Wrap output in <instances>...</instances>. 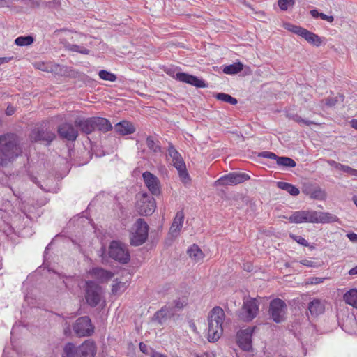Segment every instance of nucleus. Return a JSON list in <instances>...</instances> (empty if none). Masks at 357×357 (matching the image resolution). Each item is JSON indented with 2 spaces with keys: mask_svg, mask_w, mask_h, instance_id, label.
<instances>
[{
  "mask_svg": "<svg viewBox=\"0 0 357 357\" xmlns=\"http://www.w3.org/2000/svg\"><path fill=\"white\" fill-rule=\"evenodd\" d=\"M22 151L18 137L13 133L0 135V165H6L17 158Z\"/></svg>",
  "mask_w": 357,
  "mask_h": 357,
  "instance_id": "nucleus-1",
  "label": "nucleus"
},
{
  "mask_svg": "<svg viewBox=\"0 0 357 357\" xmlns=\"http://www.w3.org/2000/svg\"><path fill=\"white\" fill-rule=\"evenodd\" d=\"M225 319V312L220 307L216 306L211 310L208 318V340L209 342H215L222 336Z\"/></svg>",
  "mask_w": 357,
  "mask_h": 357,
  "instance_id": "nucleus-2",
  "label": "nucleus"
},
{
  "mask_svg": "<svg viewBox=\"0 0 357 357\" xmlns=\"http://www.w3.org/2000/svg\"><path fill=\"white\" fill-rule=\"evenodd\" d=\"M168 155L172 159V165L177 169L179 177L185 184L190 181V176L187 172L185 164L175 147L169 143L168 147Z\"/></svg>",
  "mask_w": 357,
  "mask_h": 357,
  "instance_id": "nucleus-3",
  "label": "nucleus"
},
{
  "mask_svg": "<svg viewBox=\"0 0 357 357\" xmlns=\"http://www.w3.org/2000/svg\"><path fill=\"white\" fill-rule=\"evenodd\" d=\"M130 234V244L138 246L143 244L148 237L149 226L142 218L137 219Z\"/></svg>",
  "mask_w": 357,
  "mask_h": 357,
  "instance_id": "nucleus-4",
  "label": "nucleus"
},
{
  "mask_svg": "<svg viewBox=\"0 0 357 357\" xmlns=\"http://www.w3.org/2000/svg\"><path fill=\"white\" fill-rule=\"evenodd\" d=\"M258 312V301L253 298H245L243 306L238 312V318L244 321H250L257 315Z\"/></svg>",
  "mask_w": 357,
  "mask_h": 357,
  "instance_id": "nucleus-5",
  "label": "nucleus"
},
{
  "mask_svg": "<svg viewBox=\"0 0 357 357\" xmlns=\"http://www.w3.org/2000/svg\"><path fill=\"white\" fill-rule=\"evenodd\" d=\"M85 299L91 307H96L102 299V287L93 281H86L84 287Z\"/></svg>",
  "mask_w": 357,
  "mask_h": 357,
  "instance_id": "nucleus-6",
  "label": "nucleus"
},
{
  "mask_svg": "<svg viewBox=\"0 0 357 357\" xmlns=\"http://www.w3.org/2000/svg\"><path fill=\"white\" fill-rule=\"evenodd\" d=\"M109 255L113 259L126 264L130 260V254L125 245L113 241L109 247Z\"/></svg>",
  "mask_w": 357,
  "mask_h": 357,
  "instance_id": "nucleus-7",
  "label": "nucleus"
},
{
  "mask_svg": "<svg viewBox=\"0 0 357 357\" xmlns=\"http://www.w3.org/2000/svg\"><path fill=\"white\" fill-rule=\"evenodd\" d=\"M249 179L250 176L248 174L243 172H234L220 177L214 183V185H235Z\"/></svg>",
  "mask_w": 357,
  "mask_h": 357,
  "instance_id": "nucleus-8",
  "label": "nucleus"
},
{
  "mask_svg": "<svg viewBox=\"0 0 357 357\" xmlns=\"http://www.w3.org/2000/svg\"><path fill=\"white\" fill-rule=\"evenodd\" d=\"M337 216L325 212L315 211H305V222L310 223H328L337 222Z\"/></svg>",
  "mask_w": 357,
  "mask_h": 357,
  "instance_id": "nucleus-9",
  "label": "nucleus"
},
{
  "mask_svg": "<svg viewBox=\"0 0 357 357\" xmlns=\"http://www.w3.org/2000/svg\"><path fill=\"white\" fill-rule=\"evenodd\" d=\"M287 310L285 302L280 298H275L270 303L269 314L276 323L282 322Z\"/></svg>",
  "mask_w": 357,
  "mask_h": 357,
  "instance_id": "nucleus-10",
  "label": "nucleus"
},
{
  "mask_svg": "<svg viewBox=\"0 0 357 357\" xmlns=\"http://www.w3.org/2000/svg\"><path fill=\"white\" fill-rule=\"evenodd\" d=\"M255 328L256 327H248L237 332L236 342L243 351L252 350V335Z\"/></svg>",
  "mask_w": 357,
  "mask_h": 357,
  "instance_id": "nucleus-11",
  "label": "nucleus"
},
{
  "mask_svg": "<svg viewBox=\"0 0 357 357\" xmlns=\"http://www.w3.org/2000/svg\"><path fill=\"white\" fill-rule=\"evenodd\" d=\"M155 207L154 198L146 193H143L137 202L138 212L142 215H149L152 214Z\"/></svg>",
  "mask_w": 357,
  "mask_h": 357,
  "instance_id": "nucleus-12",
  "label": "nucleus"
},
{
  "mask_svg": "<svg viewBox=\"0 0 357 357\" xmlns=\"http://www.w3.org/2000/svg\"><path fill=\"white\" fill-rule=\"evenodd\" d=\"M73 331L78 337L90 336L93 333V327L88 317L78 318L74 326Z\"/></svg>",
  "mask_w": 357,
  "mask_h": 357,
  "instance_id": "nucleus-13",
  "label": "nucleus"
},
{
  "mask_svg": "<svg viewBox=\"0 0 357 357\" xmlns=\"http://www.w3.org/2000/svg\"><path fill=\"white\" fill-rule=\"evenodd\" d=\"M56 137L55 134L47 130L45 125L41 124L40 126L35 128L30 134L31 142L45 141L50 144Z\"/></svg>",
  "mask_w": 357,
  "mask_h": 357,
  "instance_id": "nucleus-14",
  "label": "nucleus"
},
{
  "mask_svg": "<svg viewBox=\"0 0 357 357\" xmlns=\"http://www.w3.org/2000/svg\"><path fill=\"white\" fill-rule=\"evenodd\" d=\"M142 177L146 186L152 195H157L160 193V182L156 176L146 171L142 174Z\"/></svg>",
  "mask_w": 357,
  "mask_h": 357,
  "instance_id": "nucleus-15",
  "label": "nucleus"
},
{
  "mask_svg": "<svg viewBox=\"0 0 357 357\" xmlns=\"http://www.w3.org/2000/svg\"><path fill=\"white\" fill-rule=\"evenodd\" d=\"M59 136L68 141H75L78 136L77 130L70 123H64L58 128Z\"/></svg>",
  "mask_w": 357,
  "mask_h": 357,
  "instance_id": "nucleus-16",
  "label": "nucleus"
},
{
  "mask_svg": "<svg viewBox=\"0 0 357 357\" xmlns=\"http://www.w3.org/2000/svg\"><path fill=\"white\" fill-rule=\"evenodd\" d=\"M176 77L178 80L181 82L190 84L198 88L206 87V84H205L204 80L187 73H178L176 75Z\"/></svg>",
  "mask_w": 357,
  "mask_h": 357,
  "instance_id": "nucleus-17",
  "label": "nucleus"
},
{
  "mask_svg": "<svg viewBox=\"0 0 357 357\" xmlns=\"http://www.w3.org/2000/svg\"><path fill=\"white\" fill-rule=\"evenodd\" d=\"M79 357H94L96 353V344L93 342L86 340L78 347Z\"/></svg>",
  "mask_w": 357,
  "mask_h": 357,
  "instance_id": "nucleus-18",
  "label": "nucleus"
},
{
  "mask_svg": "<svg viewBox=\"0 0 357 357\" xmlns=\"http://www.w3.org/2000/svg\"><path fill=\"white\" fill-rule=\"evenodd\" d=\"M184 220V213L183 211L177 212L173 222L169 229V234L173 237H176L179 234L183 227Z\"/></svg>",
  "mask_w": 357,
  "mask_h": 357,
  "instance_id": "nucleus-19",
  "label": "nucleus"
},
{
  "mask_svg": "<svg viewBox=\"0 0 357 357\" xmlns=\"http://www.w3.org/2000/svg\"><path fill=\"white\" fill-rule=\"evenodd\" d=\"M75 123L76 126L79 127L86 134L91 133L96 130L94 117L76 119Z\"/></svg>",
  "mask_w": 357,
  "mask_h": 357,
  "instance_id": "nucleus-20",
  "label": "nucleus"
},
{
  "mask_svg": "<svg viewBox=\"0 0 357 357\" xmlns=\"http://www.w3.org/2000/svg\"><path fill=\"white\" fill-rule=\"evenodd\" d=\"M115 132L121 135H127L132 134L135 132V127L134 125L127 121H122L114 126Z\"/></svg>",
  "mask_w": 357,
  "mask_h": 357,
  "instance_id": "nucleus-21",
  "label": "nucleus"
},
{
  "mask_svg": "<svg viewBox=\"0 0 357 357\" xmlns=\"http://www.w3.org/2000/svg\"><path fill=\"white\" fill-rule=\"evenodd\" d=\"M90 274L100 282H107L114 276L112 272L105 270L102 268H93L91 271Z\"/></svg>",
  "mask_w": 357,
  "mask_h": 357,
  "instance_id": "nucleus-22",
  "label": "nucleus"
},
{
  "mask_svg": "<svg viewBox=\"0 0 357 357\" xmlns=\"http://www.w3.org/2000/svg\"><path fill=\"white\" fill-rule=\"evenodd\" d=\"M174 315L173 307L165 306L158 310L154 315V319L160 324H162L167 319Z\"/></svg>",
  "mask_w": 357,
  "mask_h": 357,
  "instance_id": "nucleus-23",
  "label": "nucleus"
},
{
  "mask_svg": "<svg viewBox=\"0 0 357 357\" xmlns=\"http://www.w3.org/2000/svg\"><path fill=\"white\" fill-rule=\"evenodd\" d=\"M308 310L312 316L316 317L324 311V306L319 299H313L308 304Z\"/></svg>",
  "mask_w": 357,
  "mask_h": 357,
  "instance_id": "nucleus-24",
  "label": "nucleus"
},
{
  "mask_svg": "<svg viewBox=\"0 0 357 357\" xmlns=\"http://www.w3.org/2000/svg\"><path fill=\"white\" fill-rule=\"evenodd\" d=\"M342 101L343 96L340 95L336 96H330L325 100H322L319 103V107L322 109H325L326 108H331L334 107L338 102Z\"/></svg>",
  "mask_w": 357,
  "mask_h": 357,
  "instance_id": "nucleus-25",
  "label": "nucleus"
},
{
  "mask_svg": "<svg viewBox=\"0 0 357 357\" xmlns=\"http://www.w3.org/2000/svg\"><path fill=\"white\" fill-rule=\"evenodd\" d=\"M187 253L192 261L198 262L202 260L204 255L202 250L196 244L191 245L187 250Z\"/></svg>",
  "mask_w": 357,
  "mask_h": 357,
  "instance_id": "nucleus-26",
  "label": "nucleus"
},
{
  "mask_svg": "<svg viewBox=\"0 0 357 357\" xmlns=\"http://www.w3.org/2000/svg\"><path fill=\"white\" fill-rule=\"evenodd\" d=\"M94 122L96 129L102 132H107L112 128L111 123L107 119L102 117H94Z\"/></svg>",
  "mask_w": 357,
  "mask_h": 357,
  "instance_id": "nucleus-27",
  "label": "nucleus"
},
{
  "mask_svg": "<svg viewBox=\"0 0 357 357\" xmlns=\"http://www.w3.org/2000/svg\"><path fill=\"white\" fill-rule=\"evenodd\" d=\"M302 37L305 38L309 43L317 47L320 46L322 43L321 38L318 35L310 32L307 29L305 30Z\"/></svg>",
  "mask_w": 357,
  "mask_h": 357,
  "instance_id": "nucleus-28",
  "label": "nucleus"
},
{
  "mask_svg": "<svg viewBox=\"0 0 357 357\" xmlns=\"http://www.w3.org/2000/svg\"><path fill=\"white\" fill-rule=\"evenodd\" d=\"M344 300L346 303L357 308V289H351L344 295Z\"/></svg>",
  "mask_w": 357,
  "mask_h": 357,
  "instance_id": "nucleus-29",
  "label": "nucleus"
},
{
  "mask_svg": "<svg viewBox=\"0 0 357 357\" xmlns=\"http://www.w3.org/2000/svg\"><path fill=\"white\" fill-rule=\"evenodd\" d=\"M64 47L65 48L70 52H78L82 54H89L90 50L83 45V43L81 45L76 44H70L69 43H65Z\"/></svg>",
  "mask_w": 357,
  "mask_h": 357,
  "instance_id": "nucleus-30",
  "label": "nucleus"
},
{
  "mask_svg": "<svg viewBox=\"0 0 357 357\" xmlns=\"http://www.w3.org/2000/svg\"><path fill=\"white\" fill-rule=\"evenodd\" d=\"M277 186L279 188L288 192L292 196H297L300 193L298 188L289 183L279 181L277 183Z\"/></svg>",
  "mask_w": 357,
  "mask_h": 357,
  "instance_id": "nucleus-31",
  "label": "nucleus"
},
{
  "mask_svg": "<svg viewBox=\"0 0 357 357\" xmlns=\"http://www.w3.org/2000/svg\"><path fill=\"white\" fill-rule=\"evenodd\" d=\"M63 357H79L78 347L73 343H68L63 349Z\"/></svg>",
  "mask_w": 357,
  "mask_h": 357,
  "instance_id": "nucleus-32",
  "label": "nucleus"
},
{
  "mask_svg": "<svg viewBox=\"0 0 357 357\" xmlns=\"http://www.w3.org/2000/svg\"><path fill=\"white\" fill-rule=\"evenodd\" d=\"M128 284L127 281L123 282L116 279L113 281L112 292L113 294H120L124 292L128 287Z\"/></svg>",
  "mask_w": 357,
  "mask_h": 357,
  "instance_id": "nucleus-33",
  "label": "nucleus"
},
{
  "mask_svg": "<svg viewBox=\"0 0 357 357\" xmlns=\"http://www.w3.org/2000/svg\"><path fill=\"white\" fill-rule=\"evenodd\" d=\"M303 192L308 195L312 199H322L325 197V192L319 187L313 189H305Z\"/></svg>",
  "mask_w": 357,
  "mask_h": 357,
  "instance_id": "nucleus-34",
  "label": "nucleus"
},
{
  "mask_svg": "<svg viewBox=\"0 0 357 357\" xmlns=\"http://www.w3.org/2000/svg\"><path fill=\"white\" fill-rule=\"evenodd\" d=\"M243 69V65L241 62H237L225 66L223 68V73L227 75H234L241 72Z\"/></svg>",
  "mask_w": 357,
  "mask_h": 357,
  "instance_id": "nucleus-35",
  "label": "nucleus"
},
{
  "mask_svg": "<svg viewBox=\"0 0 357 357\" xmlns=\"http://www.w3.org/2000/svg\"><path fill=\"white\" fill-rule=\"evenodd\" d=\"M288 220L291 223H303L305 222V211H298L294 212L289 218Z\"/></svg>",
  "mask_w": 357,
  "mask_h": 357,
  "instance_id": "nucleus-36",
  "label": "nucleus"
},
{
  "mask_svg": "<svg viewBox=\"0 0 357 357\" xmlns=\"http://www.w3.org/2000/svg\"><path fill=\"white\" fill-rule=\"evenodd\" d=\"M146 146L153 153H159L161 151V146L158 141H155L153 137L149 136L146 138Z\"/></svg>",
  "mask_w": 357,
  "mask_h": 357,
  "instance_id": "nucleus-37",
  "label": "nucleus"
},
{
  "mask_svg": "<svg viewBox=\"0 0 357 357\" xmlns=\"http://www.w3.org/2000/svg\"><path fill=\"white\" fill-rule=\"evenodd\" d=\"M215 98L219 100L229 103L232 105H235L238 102L237 100L235 98L231 96L229 94L224 93H217L215 95Z\"/></svg>",
  "mask_w": 357,
  "mask_h": 357,
  "instance_id": "nucleus-38",
  "label": "nucleus"
},
{
  "mask_svg": "<svg viewBox=\"0 0 357 357\" xmlns=\"http://www.w3.org/2000/svg\"><path fill=\"white\" fill-rule=\"evenodd\" d=\"M276 162L278 165L286 167H294L296 166V162L288 157H279L277 158Z\"/></svg>",
  "mask_w": 357,
  "mask_h": 357,
  "instance_id": "nucleus-39",
  "label": "nucleus"
},
{
  "mask_svg": "<svg viewBox=\"0 0 357 357\" xmlns=\"http://www.w3.org/2000/svg\"><path fill=\"white\" fill-rule=\"evenodd\" d=\"M34 41V38L31 36H20L17 37L15 43L18 46H26L32 44Z\"/></svg>",
  "mask_w": 357,
  "mask_h": 357,
  "instance_id": "nucleus-40",
  "label": "nucleus"
},
{
  "mask_svg": "<svg viewBox=\"0 0 357 357\" xmlns=\"http://www.w3.org/2000/svg\"><path fill=\"white\" fill-rule=\"evenodd\" d=\"M98 75H99L100 78L103 80L115 82L116 79V75H114L110 72H108L107 70H100Z\"/></svg>",
  "mask_w": 357,
  "mask_h": 357,
  "instance_id": "nucleus-41",
  "label": "nucleus"
},
{
  "mask_svg": "<svg viewBox=\"0 0 357 357\" xmlns=\"http://www.w3.org/2000/svg\"><path fill=\"white\" fill-rule=\"evenodd\" d=\"M285 28L287 30H289V31H291V32H293V33H296V34H297L298 36H301V37H302V36H303V33H304V31L305 30V29H304V28H302V27H300V26H296V25H293V24H285Z\"/></svg>",
  "mask_w": 357,
  "mask_h": 357,
  "instance_id": "nucleus-42",
  "label": "nucleus"
},
{
  "mask_svg": "<svg viewBox=\"0 0 357 357\" xmlns=\"http://www.w3.org/2000/svg\"><path fill=\"white\" fill-rule=\"evenodd\" d=\"M294 4V0H278V6L282 10L288 9L290 5Z\"/></svg>",
  "mask_w": 357,
  "mask_h": 357,
  "instance_id": "nucleus-43",
  "label": "nucleus"
},
{
  "mask_svg": "<svg viewBox=\"0 0 357 357\" xmlns=\"http://www.w3.org/2000/svg\"><path fill=\"white\" fill-rule=\"evenodd\" d=\"M291 238H293L295 241H296L298 243L303 245V246H308L309 243L307 240H305L304 238H303L301 236H296L294 234L290 235Z\"/></svg>",
  "mask_w": 357,
  "mask_h": 357,
  "instance_id": "nucleus-44",
  "label": "nucleus"
},
{
  "mask_svg": "<svg viewBox=\"0 0 357 357\" xmlns=\"http://www.w3.org/2000/svg\"><path fill=\"white\" fill-rule=\"evenodd\" d=\"M294 121H296L298 123H304V124H305L307 126H310V125H312V124H314V125L317 124L314 121H309V120H305V119H302L301 116H295Z\"/></svg>",
  "mask_w": 357,
  "mask_h": 357,
  "instance_id": "nucleus-45",
  "label": "nucleus"
},
{
  "mask_svg": "<svg viewBox=\"0 0 357 357\" xmlns=\"http://www.w3.org/2000/svg\"><path fill=\"white\" fill-rule=\"evenodd\" d=\"M259 156L270 158V159H274L277 160V158H279L274 153L269 152V151H264L259 154Z\"/></svg>",
  "mask_w": 357,
  "mask_h": 357,
  "instance_id": "nucleus-46",
  "label": "nucleus"
},
{
  "mask_svg": "<svg viewBox=\"0 0 357 357\" xmlns=\"http://www.w3.org/2000/svg\"><path fill=\"white\" fill-rule=\"evenodd\" d=\"M72 39L74 41H76V42H78V43H79V42L82 43L83 40H86L87 37H86V36L83 35L82 33H76L74 36H72Z\"/></svg>",
  "mask_w": 357,
  "mask_h": 357,
  "instance_id": "nucleus-47",
  "label": "nucleus"
},
{
  "mask_svg": "<svg viewBox=\"0 0 357 357\" xmlns=\"http://www.w3.org/2000/svg\"><path fill=\"white\" fill-rule=\"evenodd\" d=\"M324 279L325 278H323L314 277V278L309 279L307 284H317L323 282Z\"/></svg>",
  "mask_w": 357,
  "mask_h": 357,
  "instance_id": "nucleus-48",
  "label": "nucleus"
},
{
  "mask_svg": "<svg viewBox=\"0 0 357 357\" xmlns=\"http://www.w3.org/2000/svg\"><path fill=\"white\" fill-rule=\"evenodd\" d=\"M300 263L305 266L307 267H317V265L315 264V263L311 260L308 259H303L300 261Z\"/></svg>",
  "mask_w": 357,
  "mask_h": 357,
  "instance_id": "nucleus-49",
  "label": "nucleus"
},
{
  "mask_svg": "<svg viewBox=\"0 0 357 357\" xmlns=\"http://www.w3.org/2000/svg\"><path fill=\"white\" fill-rule=\"evenodd\" d=\"M319 17L323 20H326L328 22H333L334 21V17L332 15H327L323 13H321L319 15Z\"/></svg>",
  "mask_w": 357,
  "mask_h": 357,
  "instance_id": "nucleus-50",
  "label": "nucleus"
},
{
  "mask_svg": "<svg viewBox=\"0 0 357 357\" xmlns=\"http://www.w3.org/2000/svg\"><path fill=\"white\" fill-rule=\"evenodd\" d=\"M25 4L31 5L32 6H38L41 0H22Z\"/></svg>",
  "mask_w": 357,
  "mask_h": 357,
  "instance_id": "nucleus-51",
  "label": "nucleus"
},
{
  "mask_svg": "<svg viewBox=\"0 0 357 357\" xmlns=\"http://www.w3.org/2000/svg\"><path fill=\"white\" fill-rule=\"evenodd\" d=\"M139 347L140 351L142 353H144V354L148 353V347L146 346V344H144V342H140Z\"/></svg>",
  "mask_w": 357,
  "mask_h": 357,
  "instance_id": "nucleus-52",
  "label": "nucleus"
},
{
  "mask_svg": "<svg viewBox=\"0 0 357 357\" xmlns=\"http://www.w3.org/2000/svg\"><path fill=\"white\" fill-rule=\"evenodd\" d=\"M347 236L351 241L354 242V243L357 242V234H356L350 233V234H348Z\"/></svg>",
  "mask_w": 357,
  "mask_h": 357,
  "instance_id": "nucleus-53",
  "label": "nucleus"
},
{
  "mask_svg": "<svg viewBox=\"0 0 357 357\" xmlns=\"http://www.w3.org/2000/svg\"><path fill=\"white\" fill-rule=\"evenodd\" d=\"M15 110V109L14 107H13V106H8V107H7V109L6 110V113L7 115L10 116V115L14 114Z\"/></svg>",
  "mask_w": 357,
  "mask_h": 357,
  "instance_id": "nucleus-54",
  "label": "nucleus"
},
{
  "mask_svg": "<svg viewBox=\"0 0 357 357\" xmlns=\"http://www.w3.org/2000/svg\"><path fill=\"white\" fill-rule=\"evenodd\" d=\"M12 57H0V65L9 62Z\"/></svg>",
  "mask_w": 357,
  "mask_h": 357,
  "instance_id": "nucleus-55",
  "label": "nucleus"
},
{
  "mask_svg": "<svg viewBox=\"0 0 357 357\" xmlns=\"http://www.w3.org/2000/svg\"><path fill=\"white\" fill-rule=\"evenodd\" d=\"M321 13H319L317 10L316 9H313L310 11V14L311 15L314 17V18H317V17H319V15H320Z\"/></svg>",
  "mask_w": 357,
  "mask_h": 357,
  "instance_id": "nucleus-56",
  "label": "nucleus"
},
{
  "mask_svg": "<svg viewBox=\"0 0 357 357\" xmlns=\"http://www.w3.org/2000/svg\"><path fill=\"white\" fill-rule=\"evenodd\" d=\"M349 274L350 275H354L357 274V266L350 269L349 271Z\"/></svg>",
  "mask_w": 357,
  "mask_h": 357,
  "instance_id": "nucleus-57",
  "label": "nucleus"
},
{
  "mask_svg": "<svg viewBox=\"0 0 357 357\" xmlns=\"http://www.w3.org/2000/svg\"><path fill=\"white\" fill-rule=\"evenodd\" d=\"M326 162L330 166L334 167L335 168L336 167V165L337 164L336 161L333 160H328Z\"/></svg>",
  "mask_w": 357,
  "mask_h": 357,
  "instance_id": "nucleus-58",
  "label": "nucleus"
},
{
  "mask_svg": "<svg viewBox=\"0 0 357 357\" xmlns=\"http://www.w3.org/2000/svg\"><path fill=\"white\" fill-rule=\"evenodd\" d=\"M351 169L352 168L350 167L349 166L344 165L343 169H342V171L349 174V172L351 171Z\"/></svg>",
  "mask_w": 357,
  "mask_h": 357,
  "instance_id": "nucleus-59",
  "label": "nucleus"
},
{
  "mask_svg": "<svg viewBox=\"0 0 357 357\" xmlns=\"http://www.w3.org/2000/svg\"><path fill=\"white\" fill-rule=\"evenodd\" d=\"M151 357H167V356L164 354H162L159 352H155L152 354Z\"/></svg>",
  "mask_w": 357,
  "mask_h": 357,
  "instance_id": "nucleus-60",
  "label": "nucleus"
},
{
  "mask_svg": "<svg viewBox=\"0 0 357 357\" xmlns=\"http://www.w3.org/2000/svg\"><path fill=\"white\" fill-rule=\"evenodd\" d=\"M351 126L352 128H355L356 130H357V119H353L351 120Z\"/></svg>",
  "mask_w": 357,
  "mask_h": 357,
  "instance_id": "nucleus-61",
  "label": "nucleus"
},
{
  "mask_svg": "<svg viewBox=\"0 0 357 357\" xmlns=\"http://www.w3.org/2000/svg\"><path fill=\"white\" fill-rule=\"evenodd\" d=\"M349 174L354 176H357V169H351V171L349 172Z\"/></svg>",
  "mask_w": 357,
  "mask_h": 357,
  "instance_id": "nucleus-62",
  "label": "nucleus"
},
{
  "mask_svg": "<svg viewBox=\"0 0 357 357\" xmlns=\"http://www.w3.org/2000/svg\"><path fill=\"white\" fill-rule=\"evenodd\" d=\"M343 167H344V165L337 162L335 169H339V170H342Z\"/></svg>",
  "mask_w": 357,
  "mask_h": 357,
  "instance_id": "nucleus-63",
  "label": "nucleus"
},
{
  "mask_svg": "<svg viewBox=\"0 0 357 357\" xmlns=\"http://www.w3.org/2000/svg\"><path fill=\"white\" fill-rule=\"evenodd\" d=\"M352 199L355 205L357 206V196H354Z\"/></svg>",
  "mask_w": 357,
  "mask_h": 357,
  "instance_id": "nucleus-64",
  "label": "nucleus"
}]
</instances>
